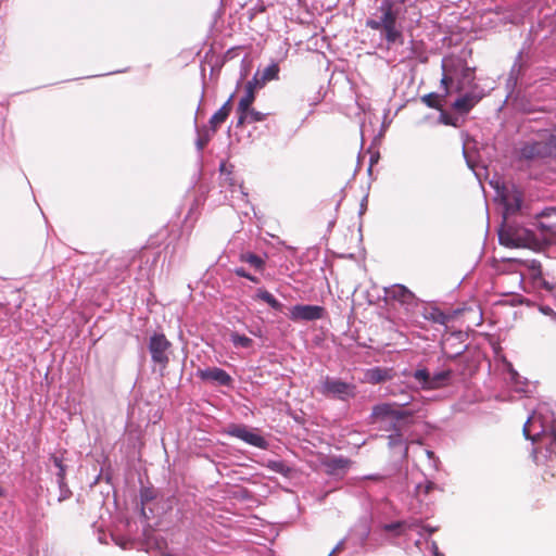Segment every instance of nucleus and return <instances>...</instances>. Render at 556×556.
Returning <instances> with one entry per match:
<instances>
[{
    "label": "nucleus",
    "mask_w": 556,
    "mask_h": 556,
    "mask_svg": "<svg viewBox=\"0 0 556 556\" xmlns=\"http://www.w3.org/2000/svg\"><path fill=\"white\" fill-rule=\"evenodd\" d=\"M452 371L451 370H442L440 372H435L431 375L430 378V390L439 389L445 384H447L450 378H451Z\"/></svg>",
    "instance_id": "5701e85b"
},
{
    "label": "nucleus",
    "mask_w": 556,
    "mask_h": 556,
    "mask_svg": "<svg viewBox=\"0 0 556 556\" xmlns=\"http://www.w3.org/2000/svg\"><path fill=\"white\" fill-rule=\"evenodd\" d=\"M453 83L452 77L447 75H443L441 79V85L445 88V96L448 93V86Z\"/></svg>",
    "instance_id": "f704fd0d"
},
{
    "label": "nucleus",
    "mask_w": 556,
    "mask_h": 556,
    "mask_svg": "<svg viewBox=\"0 0 556 556\" xmlns=\"http://www.w3.org/2000/svg\"><path fill=\"white\" fill-rule=\"evenodd\" d=\"M256 298L266 302L271 308L280 311L282 305L275 296L265 289H258Z\"/></svg>",
    "instance_id": "b1692460"
},
{
    "label": "nucleus",
    "mask_w": 556,
    "mask_h": 556,
    "mask_svg": "<svg viewBox=\"0 0 556 556\" xmlns=\"http://www.w3.org/2000/svg\"><path fill=\"white\" fill-rule=\"evenodd\" d=\"M434 489V483L427 481L425 484L420 483L417 485L418 494H429Z\"/></svg>",
    "instance_id": "2f4dec72"
},
{
    "label": "nucleus",
    "mask_w": 556,
    "mask_h": 556,
    "mask_svg": "<svg viewBox=\"0 0 556 556\" xmlns=\"http://www.w3.org/2000/svg\"><path fill=\"white\" fill-rule=\"evenodd\" d=\"M53 462H54V465H55L56 467H59V469H60L59 477H60V478H64L65 469H64V467H63V465H62L61 459H60V458H58V457H54V458H53Z\"/></svg>",
    "instance_id": "c9c22d12"
},
{
    "label": "nucleus",
    "mask_w": 556,
    "mask_h": 556,
    "mask_svg": "<svg viewBox=\"0 0 556 556\" xmlns=\"http://www.w3.org/2000/svg\"><path fill=\"white\" fill-rule=\"evenodd\" d=\"M538 225L545 239L556 240V208H547L539 215Z\"/></svg>",
    "instance_id": "f8f14e48"
},
{
    "label": "nucleus",
    "mask_w": 556,
    "mask_h": 556,
    "mask_svg": "<svg viewBox=\"0 0 556 556\" xmlns=\"http://www.w3.org/2000/svg\"><path fill=\"white\" fill-rule=\"evenodd\" d=\"M279 74V66L276 63H271L268 66H266L262 72L257 71L253 78L249 80L248 83L255 81L254 86V92L257 89H261L265 86V84L269 80L276 79Z\"/></svg>",
    "instance_id": "dca6fc26"
},
{
    "label": "nucleus",
    "mask_w": 556,
    "mask_h": 556,
    "mask_svg": "<svg viewBox=\"0 0 556 556\" xmlns=\"http://www.w3.org/2000/svg\"><path fill=\"white\" fill-rule=\"evenodd\" d=\"M438 110L440 111V121L444 125L454 126V127L458 126L459 121H460V117L458 115L451 114L450 112L442 109V105Z\"/></svg>",
    "instance_id": "cd10ccee"
},
{
    "label": "nucleus",
    "mask_w": 556,
    "mask_h": 556,
    "mask_svg": "<svg viewBox=\"0 0 556 556\" xmlns=\"http://www.w3.org/2000/svg\"><path fill=\"white\" fill-rule=\"evenodd\" d=\"M500 242L508 248H529L535 243V237L532 231L523 227L507 226L501 229Z\"/></svg>",
    "instance_id": "20e7f679"
},
{
    "label": "nucleus",
    "mask_w": 556,
    "mask_h": 556,
    "mask_svg": "<svg viewBox=\"0 0 556 556\" xmlns=\"http://www.w3.org/2000/svg\"><path fill=\"white\" fill-rule=\"evenodd\" d=\"M349 460L348 459H344V458H331L329 459L327 463H326V466L327 468L330 470V471H336V470H339V469H344L348 467L349 465Z\"/></svg>",
    "instance_id": "c756f323"
},
{
    "label": "nucleus",
    "mask_w": 556,
    "mask_h": 556,
    "mask_svg": "<svg viewBox=\"0 0 556 556\" xmlns=\"http://www.w3.org/2000/svg\"><path fill=\"white\" fill-rule=\"evenodd\" d=\"M318 391L326 397L349 401L356 395V386L341 379L325 377L318 387Z\"/></svg>",
    "instance_id": "f03ea898"
},
{
    "label": "nucleus",
    "mask_w": 556,
    "mask_h": 556,
    "mask_svg": "<svg viewBox=\"0 0 556 556\" xmlns=\"http://www.w3.org/2000/svg\"><path fill=\"white\" fill-rule=\"evenodd\" d=\"M383 136L382 129L379 131L377 136L374 137L375 140L380 139Z\"/></svg>",
    "instance_id": "49530a36"
},
{
    "label": "nucleus",
    "mask_w": 556,
    "mask_h": 556,
    "mask_svg": "<svg viewBox=\"0 0 556 556\" xmlns=\"http://www.w3.org/2000/svg\"><path fill=\"white\" fill-rule=\"evenodd\" d=\"M205 137H206V138H207V137H210L208 131H206ZM198 139H203V138H202V137H199Z\"/></svg>",
    "instance_id": "de8ad7c7"
},
{
    "label": "nucleus",
    "mask_w": 556,
    "mask_h": 556,
    "mask_svg": "<svg viewBox=\"0 0 556 556\" xmlns=\"http://www.w3.org/2000/svg\"><path fill=\"white\" fill-rule=\"evenodd\" d=\"M247 279L251 280V281H252V282H254V283H258V282H260V280H258V278H257V277L252 276V275H250V274H249V277H247Z\"/></svg>",
    "instance_id": "c03bdc74"
},
{
    "label": "nucleus",
    "mask_w": 556,
    "mask_h": 556,
    "mask_svg": "<svg viewBox=\"0 0 556 556\" xmlns=\"http://www.w3.org/2000/svg\"><path fill=\"white\" fill-rule=\"evenodd\" d=\"M531 269L533 271V276L535 277L536 275H540L541 274V266L540 264H535L534 262L532 263V266H531Z\"/></svg>",
    "instance_id": "ea45409f"
},
{
    "label": "nucleus",
    "mask_w": 556,
    "mask_h": 556,
    "mask_svg": "<svg viewBox=\"0 0 556 556\" xmlns=\"http://www.w3.org/2000/svg\"><path fill=\"white\" fill-rule=\"evenodd\" d=\"M522 54L523 52L520 51L518 54H517V58L510 68V73H509V77H508V83H514V85L517 84L519 77L521 76L523 70H525V64L522 63Z\"/></svg>",
    "instance_id": "4be33fe9"
},
{
    "label": "nucleus",
    "mask_w": 556,
    "mask_h": 556,
    "mask_svg": "<svg viewBox=\"0 0 556 556\" xmlns=\"http://www.w3.org/2000/svg\"><path fill=\"white\" fill-rule=\"evenodd\" d=\"M255 81L247 83L244 96L240 99L237 106L238 122L237 126L243 125L244 123H254L264 121L266 114L258 112L252 108L255 100L254 97Z\"/></svg>",
    "instance_id": "7ed1b4c3"
},
{
    "label": "nucleus",
    "mask_w": 556,
    "mask_h": 556,
    "mask_svg": "<svg viewBox=\"0 0 556 556\" xmlns=\"http://www.w3.org/2000/svg\"><path fill=\"white\" fill-rule=\"evenodd\" d=\"M326 311L319 305H294L290 309V319L292 320H317L324 318Z\"/></svg>",
    "instance_id": "9d476101"
},
{
    "label": "nucleus",
    "mask_w": 556,
    "mask_h": 556,
    "mask_svg": "<svg viewBox=\"0 0 556 556\" xmlns=\"http://www.w3.org/2000/svg\"><path fill=\"white\" fill-rule=\"evenodd\" d=\"M476 141H471V140H468V141H465L464 142V147H463V151H464V154L467 156V153H468V150L470 149V143H475Z\"/></svg>",
    "instance_id": "a19ab883"
},
{
    "label": "nucleus",
    "mask_w": 556,
    "mask_h": 556,
    "mask_svg": "<svg viewBox=\"0 0 556 556\" xmlns=\"http://www.w3.org/2000/svg\"><path fill=\"white\" fill-rule=\"evenodd\" d=\"M366 380L369 383H381L391 380L394 377V371L391 368L374 367L366 371Z\"/></svg>",
    "instance_id": "6ab92c4d"
},
{
    "label": "nucleus",
    "mask_w": 556,
    "mask_h": 556,
    "mask_svg": "<svg viewBox=\"0 0 556 556\" xmlns=\"http://www.w3.org/2000/svg\"><path fill=\"white\" fill-rule=\"evenodd\" d=\"M386 296L400 302L401 304H412L415 300L414 293L405 286L394 285L384 289Z\"/></svg>",
    "instance_id": "2eb2a0df"
},
{
    "label": "nucleus",
    "mask_w": 556,
    "mask_h": 556,
    "mask_svg": "<svg viewBox=\"0 0 556 556\" xmlns=\"http://www.w3.org/2000/svg\"><path fill=\"white\" fill-rule=\"evenodd\" d=\"M378 159H379V154L378 153H371V155H370V165L377 163Z\"/></svg>",
    "instance_id": "79ce46f5"
},
{
    "label": "nucleus",
    "mask_w": 556,
    "mask_h": 556,
    "mask_svg": "<svg viewBox=\"0 0 556 556\" xmlns=\"http://www.w3.org/2000/svg\"><path fill=\"white\" fill-rule=\"evenodd\" d=\"M197 376L202 381H212L218 386H229L232 382L230 375L226 370L218 367L198 369Z\"/></svg>",
    "instance_id": "ddd939ff"
},
{
    "label": "nucleus",
    "mask_w": 556,
    "mask_h": 556,
    "mask_svg": "<svg viewBox=\"0 0 556 556\" xmlns=\"http://www.w3.org/2000/svg\"><path fill=\"white\" fill-rule=\"evenodd\" d=\"M267 468L285 476L290 471V468L281 460H269L267 463Z\"/></svg>",
    "instance_id": "7c9ffc66"
},
{
    "label": "nucleus",
    "mask_w": 556,
    "mask_h": 556,
    "mask_svg": "<svg viewBox=\"0 0 556 556\" xmlns=\"http://www.w3.org/2000/svg\"><path fill=\"white\" fill-rule=\"evenodd\" d=\"M240 260L253 266L255 269L262 270L265 262L262 257L254 253H244L240 255Z\"/></svg>",
    "instance_id": "393cba45"
},
{
    "label": "nucleus",
    "mask_w": 556,
    "mask_h": 556,
    "mask_svg": "<svg viewBox=\"0 0 556 556\" xmlns=\"http://www.w3.org/2000/svg\"><path fill=\"white\" fill-rule=\"evenodd\" d=\"M402 527H403L402 522H393V523L386 526V529L388 531H396V530L401 529Z\"/></svg>",
    "instance_id": "e433bc0d"
},
{
    "label": "nucleus",
    "mask_w": 556,
    "mask_h": 556,
    "mask_svg": "<svg viewBox=\"0 0 556 556\" xmlns=\"http://www.w3.org/2000/svg\"><path fill=\"white\" fill-rule=\"evenodd\" d=\"M233 97L235 94L232 93L229 99L222 105V108L210 118L208 124L212 134H214L216 129L227 119L232 108L231 102Z\"/></svg>",
    "instance_id": "a211bd4d"
},
{
    "label": "nucleus",
    "mask_w": 556,
    "mask_h": 556,
    "mask_svg": "<svg viewBox=\"0 0 556 556\" xmlns=\"http://www.w3.org/2000/svg\"><path fill=\"white\" fill-rule=\"evenodd\" d=\"M2 495H3V491H2V489L0 488V496H2Z\"/></svg>",
    "instance_id": "09e8293b"
},
{
    "label": "nucleus",
    "mask_w": 556,
    "mask_h": 556,
    "mask_svg": "<svg viewBox=\"0 0 556 556\" xmlns=\"http://www.w3.org/2000/svg\"><path fill=\"white\" fill-rule=\"evenodd\" d=\"M244 63H245V60H242L241 75H240V79H239V81H238V85H240V84H241V81H242L243 79H245V77H247V75H248V70H247V67H245Z\"/></svg>",
    "instance_id": "4c0bfd02"
},
{
    "label": "nucleus",
    "mask_w": 556,
    "mask_h": 556,
    "mask_svg": "<svg viewBox=\"0 0 556 556\" xmlns=\"http://www.w3.org/2000/svg\"><path fill=\"white\" fill-rule=\"evenodd\" d=\"M536 446L532 450V456L534 462H538V454L542 448H545L547 453L556 454V426H551L549 430L543 434L540 440L533 441Z\"/></svg>",
    "instance_id": "4468645a"
},
{
    "label": "nucleus",
    "mask_w": 556,
    "mask_h": 556,
    "mask_svg": "<svg viewBox=\"0 0 556 556\" xmlns=\"http://www.w3.org/2000/svg\"><path fill=\"white\" fill-rule=\"evenodd\" d=\"M405 404L382 403L372 407L371 417L374 419H393L396 421L404 420L414 415V410L404 409Z\"/></svg>",
    "instance_id": "39448f33"
},
{
    "label": "nucleus",
    "mask_w": 556,
    "mask_h": 556,
    "mask_svg": "<svg viewBox=\"0 0 556 556\" xmlns=\"http://www.w3.org/2000/svg\"><path fill=\"white\" fill-rule=\"evenodd\" d=\"M235 274L239 277H243V278H247L249 277V273L245 271L244 268L240 267V268H236L235 269Z\"/></svg>",
    "instance_id": "58836bf2"
},
{
    "label": "nucleus",
    "mask_w": 556,
    "mask_h": 556,
    "mask_svg": "<svg viewBox=\"0 0 556 556\" xmlns=\"http://www.w3.org/2000/svg\"><path fill=\"white\" fill-rule=\"evenodd\" d=\"M230 340L236 348L250 349L253 345V340L244 334L232 332Z\"/></svg>",
    "instance_id": "a878e982"
},
{
    "label": "nucleus",
    "mask_w": 556,
    "mask_h": 556,
    "mask_svg": "<svg viewBox=\"0 0 556 556\" xmlns=\"http://www.w3.org/2000/svg\"><path fill=\"white\" fill-rule=\"evenodd\" d=\"M413 377L416 379V381L421 386L422 389L430 390V372L426 369H417Z\"/></svg>",
    "instance_id": "bb28decb"
},
{
    "label": "nucleus",
    "mask_w": 556,
    "mask_h": 556,
    "mask_svg": "<svg viewBox=\"0 0 556 556\" xmlns=\"http://www.w3.org/2000/svg\"><path fill=\"white\" fill-rule=\"evenodd\" d=\"M9 308L4 304L0 303V326L9 321Z\"/></svg>",
    "instance_id": "473e14b6"
},
{
    "label": "nucleus",
    "mask_w": 556,
    "mask_h": 556,
    "mask_svg": "<svg viewBox=\"0 0 556 556\" xmlns=\"http://www.w3.org/2000/svg\"><path fill=\"white\" fill-rule=\"evenodd\" d=\"M475 67L464 66L459 76L457 77L455 91L463 92L473 87H480L476 81Z\"/></svg>",
    "instance_id": "f3484780"
},
{
    "label": "nucleus",
    "mask_w": 556,
    "mask_h": 556,
    "mask_svg": "<svg viewBox=\"0 0 556 556\" xmlns=\"http://www.w3.org/2000/svg\"><path fill=\"white\" fill-rule=\"evenodd\" d=\"M504 205L507 214H516L522 205V194L520 191H513L504 197Z\"/></svg>",
    "instance_id": "aec40b11"
},
{
    "label": "nucleus",
    "mask_w": 556,
    "mask_h": 556,
    "mask_svg": "<svg viewBox=\"0 0 556 556\" xmlns=\"http://www.w3.org/2000/svg\"><path fill=\"white\" fill-rule=\"evenodd\" d=\"M545 132H547V130H545V129L538 130V134L540 135L541 139H546ZM547 139H556V123L553 124V131L551 134H548Z\"/></svg>",
    "instance_id": "72a5a7b5"
},
{
    "label": "nucleus",
    "mask_w": 556,
    "mask_h": 556,
    "mask_svg": "<svg viewBox=\"0 0 556 556\" xmlns=\"http://www.w3.org/2000/svg\"><path fill=\"white\" fill-rule=\"evenodd\" d=\"M228 434L255 447L266 448L268 445L262 435L249 429L247 426L232 425L228 429Z\"/></svg>",
    "instance_id": "1a4fd4ad"
},
{
    "label": "nucleus",
    "mask_w": 556,
    "mask_h": 556,
    "mask_svg": "<svg viewBox=\"0 0 556 556\" xmlns=\"http://www.w3.org/2000/svg\"><path fill=\"white\" fill-rule=\"evenodd\" d=\"M458 93L460 96L453 102L452 109L459 115H467L485 96L481 87H473V89Z\"/></svg>",
    "instance_id": "423d86ee"
},
{
    "label": "nucleus",
    "mask_w": 556,
    "mask_h": 556,
    "mask_svg": "<svg viewBox=\"0 0 556 556\" xmlns=\"http://www.w3.org/2000/svg\"><path fill=\"white\" fill-rule=\"evenodd\" d=\"M378 18H368L366 26L372 30H381L389 45L403 43L404 37L397 26L399 9L393 0H382L377 9Z\"/></svg>",
    "instance_id": "f257e3e1"
},
{
    "label": "nucleus",
    "mask_w": 556,
    "mask_h": 556,
    "mask_svg": "<svg viewBox=\"0 0 556 556\" xmlns=\"http://www.w3.org/2000/svg\"><path fill=\"white\" fill-rule=\"evenodd\" d=\"M170 346L172 343L167 340L165 334L154 333L151 336L149 341V351L151 353L152 361L165 368L169 363L167 352Z\"/></svg>",
    "instance_id": "0eeeda50"
},
{
    "label": "nucleus",
    "mask_w": 556,
    "mask_h": 556,
    "mask_svg": "<svg viewBox=\"0 0 556 556\" xmlns=\"http://www.w3.org/2000/svg\"><path fill=\"white\" fill-rule=\"evenodd\" d=\"M549 430V427H546L543 422L542 415L538 413H533L527 419L523 425V435L526 439L533 441L540 440V438L545 434Z\"/></svg>",
    "instance_id": "9b49d317"
},
{
    "label": "nucleus",
    "mask_w": 556,
    "mask_h": 556,
    "mask_svg": "<svg viewBox=\"0 0 556 556\" xmlns=\"http://www.w3.org/2000/svg\"><path fill=\"white\" fill-rule=\"evenodd\" d=\"M206 142L207 141H202V140L197 141L198 150H200V151L203 150L206 146Z\"/></svg>",
    "instance_id": "37998d69"
},
{
    "label": "nucleus",
    "mask_w": 556,
    "mask_h": 556,
    "mask_svg": "<svg viewBox=\"0 0 556 556\" xmlns=\"http://www.w3.org/2000/svg\"><path fill=\"white\" fill-rule=\"evenodd\" d=\"M377 141H372V144L369 147L368 151L371 153V150L377 148Z\"/></svg>",
    "instance_id": "a18cd8bd"
},
{
    "label": "nucleus",
    "mask_w": 556,
    "mask_h": 556,
    "mask_svg": "<svg viewBox=\"0 0 556 556\" xmlns=\"http://www.w3.org/2000/svg\"><path fill=\"white\" fill-rule=\"evenodd\" d=\"M440 96L435 92H430L428 94H425L421 97V101L428 106V108H431V109H440L441 106V103H440V100H439Z\"/></svg>",
    "instance_id": "c85d7f7f"
},
{
    "label": "nucleus",
    "mask_w": 556,
    "mask_h": 556,
    "mask_svg": "<svg viewBox=\"0 0 556 556\" xmlns=\"http://www.w3.org/2000/svg\"><path fill=\"white\" fill-rule=\"evenodd\" d=\"M556 155V141H531L521 149V157L535 160Z\"/></svg>",
    "instance_id": "6e6552de"
},
{
    "label": "nucleus",
    "mask_w": 556,
    "mask_h": 556,
    "mask_svg": "<svg viewBox=\"0 0 556 556\" xmlns=\"http://www.w3.org/2000/svg\"><path fill=\"white\" fill-rule=\"evenodd\" d=\"M425 318L427 320H430L435 324L446 325L448 323V320L451 319V316L443 313L442 311H440L437 307H431V308L427 309V312L425 314Z\"/></svg>",
    "instance_id": "412c9836"
}]
</instances>
